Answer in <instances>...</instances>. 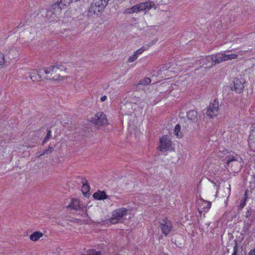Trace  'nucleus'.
I'll list each match as a JSON object with an SVG mask.
<instances>
[{
	"instance_id": "obj_6",
	"label": "nucleus",
	"mask_w": 255,
	"mask_h": 255,
	"mask_svg": "<svg viewBox=\"0 0 255 255\" xmlns=\"http://www.w3.org/2000/svg\"><path fill=\"white\" fill-rule=\"evenodd\" d=\"M91 122L96 126H101L107 125L108 121L105 114L99 112L92 118Z\"/></svg>"
},
{
	"instance_id": "obj_2",
	"label": "nucleus",
	"mask_w": 255,
	"mask_h": 255,
	"mask_svg": "<svg viewBox=\"0 0 255 255\" xmlns=\"http://www.w3.org/2000/svg\"><path fill=\"white\" fill-rule=\"evenodd\" d=\"M110 0H93L89 8L88 13L90 15L99 14L104 10Z\"/></svg>"
},
{
	"instance_id": "obj_20",
	"label": "nucleus",
	"mask_w": 255,
	"mask_h": 255,
	"mask_svg": "<svg viewBox=\"0 0 255 255\" xmlns=\"http://www.w3.org/2000/svg\"><path fill=\"white\" fill-rule=\"evenodd\" d=\"M181 130V126L179 124H177L175 126L174 129V133L177 137H182L183 136V133L180 131Z\"/></svg>"
},
{
	"instance_id": "obj_16",
	"label": "nucleus",
	"mask_w": 255,
	"mask_h": 255,
	"mask_svg": "<svg viewBox=\"0 0 255 255\" xmlns=\"http://www.w3.org/2000/svg\"><path fill=\"white\" fill-rule=\"evenodd\" d=\"M187 118L192 122L196 123L197 120V112L195 110H190L187 113Z\"/></svg>"
},
{
	"instance_id": "obj_37",
	"label": "nucleus",
	"mask_w": 255,
	"mask_h": 255,
	"mask_svg": "<svg viewBox=\"0 0 255 255\" xmlns=\"http://www.w3.org/2000/svg\"><path fill=\"white\" fill-rule=\"evenodd\" d=\"M46 137H48L49 138H50L51 137V130L49 129L47 130V134L46 135Z\"/></svg>"
},
{
	"instance_id": "obj_25",
	"label": "nucleus",
	"mask_w": 255,
	"mask_h": 255,
	"mask_svg": "<svg viewBox=\"0 0 255 255\" xmlns=\"http://www.w3.org/2000/svg\"><path fill=\"white\" fill-rule=\"evenodd\" d=\"M54 151V148L52 146H49L47 149L43 150L39 156H42L46 154H49Z\"/></svg>"
},
{
	"instance_id": "obj_8",
	"label": "nucleus",
	"mask_w": 255,
	"mask_h": 255,
	"mask_svg": "<svg viewBox=\"0 0 255 255\" xmlns=\"http://www.w3.org/2000/svg\"><path fill=\"white\" fill-rule=\"evenodd\" d=\"M171 141L167 135H163L160 139V151H167L170 149Z\"/></svg>"
},
{
	"instance_id": "obj_43",
	"label": "nucleus",
	"mask_w": 255,
	"mask_h": 255,
	"mask_svg": "<svg viewBox=\"0 0 255 255\" xmlns=\"http://www.w3.org/2000/svg\"><path fill=\"white\" fill-rule=\"evenodd\" d=\"M231 185L229 184V189H230Z\"/></svg>"
},
{
	"instance_id": "obj_22",
	"label": "nucleus",
	"mask_w": 255,
	"mask_h": 255,
	"mask_svg": "<svg viewBox=\"0 0 255 255\" xmlns=\"http://www.w3.org/2000/svg\"><path fill=\"white\" fill-rule=\"evenodd\" d=\"M150 82H151V79L149 78L145 77L143 79H141L138 81V82L137 83V85H141L146 86V85L149 84L150 83Z\"/></svg>"
},
{
	"instance_id": "obj_26",
	"label": "nucleus",
	"mask_w": 255,
	"mask_h": 255,
	"mask_svg": "<svg viewBox=\"0 0 255 255\" xmlns=\"http://www.w3.org/2000/svg\"><path fill=\"white\" fill-rule=\"evenodd\" d=\"M137 58V55L134 52L133 54L128 58V62L130 63L136 60Z\"/></svg>"
},
{
	"instance_id": "obj_19",
	"label": "nucleus",
	"mask_w": 255,
	"mask_h": 255,
	"mask_svg": "<svg viewBox=\"0 0 255 255\" xmlns=\"http://www.w3.org/2000/svg\"><path fill=\"white\" fill-rule=\"evenodd\" d=\"M43 233L40 231H36L31 234L30 239L32 241L36 242L43 237Z\"/></svg>"
},
{
	"instance_id": "obj_33",
	"label": "nucleus",
	"mask_w": 255,
	"mask_h": 255,
	"mask_svg": "<svg viewBox=\"0 0 255 255\" xmlns=\"http://www.w3.org/2000/svg\"><path fill=\"white\" fill-rule=\"evenodd\" d=\"M237 251H238L237 246V245H236L235 247H234V248H233V252L231 255H237Z\"/></svg>"
},
{
	"instance_id": "obj_39",
	"label": "nucleus",
	"mask_w": 255,
	"mask_h": 255,
	"mask_svg": "<svg viewBox=\"0 0 255 255\" xmlns=\"http://www.w3.org/2000/svg\"><path fill=\"white\" fill-rule=\"evenodd\" d=\"M254 144V142H251L249 143L250 147L252 149V150H254L253 149V144Z\"/></svg>"
},
{
	"instance_id": "obj_31",
	"label": "nucleus",
	"mask_w": 255,
	"mask_h": 255,
	"mask_svg": "<svg viewBox=\"0 0 255 255\" xmlns=\"http://www.w3.org/2000/svg\"><path fill=\"white\" fill-rule=\"evenodd\" d=\"M130 9H131V12H135L139 11V7H138V4L133 6L130 8Z\"/></svg>"
},
{
	"instance_id": "obj_4",
	"label": "nucleus",
	"mask_w": 255,
	"mask_h": 255,
	"mask_svg": "<svg viewBox=\"0 0 255 255\" xmlns=\"http://www.w3.org/2000/svg\"><path fill=\"white\" fill-rule=\"evenodd\" d=\"M128 213V209L125 207H122L115 210L112 212V216L109 219V222L112 224H116L122 220L123 217H125Z\"/></svg>"
},
{
	"instance_id": "obj_38",
	"label": "nucleus",
	"mask_w": 255,
	"mask_h": 255,
	"mask_svg": "<svg viewBox=\"0 0 255 255\" xmlns=\"http://www.w3.org/2000/svg\"><path fill=\"white\" fill-rule=\"evenodd\" d=\"M249 255H255V249L250 250Z\"/></svg>"
},
{
	"instance_id": "obj_34",
	"label": "nucleus",
	"mask_w": 255,
	"mask_h": 255,
	"mask_svg": "<svg viewBox=\"0 0 255 255\" xmlns=\"http://www.w3.org/2000/svg\"><path fill=\"white\" fill-rule=\"evenodd\" d=\"M49 139L50 138H49L48 137L45 136L41 143V145L43 146Z\"/></svg>"
},
{
	"instance_id": "obj_17",
	"label": "nucleus",
	"mask_w": 255,
	"mask_h": 255,
	"mask_svg": "<svg viewBox=\"0 0 255 255\" xmlns=\"http://www.w3.org/2000/svg\"><path fill=\"white\" fill-rule=\"evenodd\" d=\"M68 208L75 210H78L80 208V203L78 199H72L70 203H69Z\"/></svg>"
},
{
	"instance_id": "obj_1",
	"label": "nucleus",
	"mask_w": 255,
	"mask_h": 255,
	"mask_svg": "<svg viewBox=\"0 0 255 255\" xmlns=\"http://www.w3.org/2000/svg\"><path fill=\"white\" fill-rule=\"evenodd\" d=\"M43 70L45 74H50L47 76L48 77L47 79L53 81H61L63 79V77L59 73V71H66V68L61 63H60L49 67H44Z\"/></svg>"
},
{
	"instance_id": "obj_13",
	"label": "nucleus",
	"mask_w": 255,
	"mask_h": 255,
	"mask_svg": "<svg viewBox=\"0 0 255 255\" xmlns=\"http://www.w3.org/2000/svg\"><path fill=\"white\" fill-rule=\"evenodd\" d=\"M82 182L83 183L82 191L84 196L87 197L89 195L90 187L88 184V181L85 178H82Z\"/></svg>"
},
{
	"instance_id": "obj_24",
	"label": "nucleus",
	"mask_w": 255,
	"mask_h": 255,
	"mask_svg": "<svg viewBox=\"0 0 255 255\" xmlns=\"http://www.w3.org/2000/svg\"><path fill=\"white\" fill-rule=\"evenodd\" d=\"M60 3L63 8L67 7L70 3L72 2V0H60L58 1Z\"/></svg>"
},
{
	"instance_id": "obj_29",
	"label": "nucleus",
	"mask_w": 255,
	"mask_h": 255,
	"mask_svg": "<svg viewBox=\"0 0 255 255\" xmlns=\"http://www.w3.org/2000/svg\"><path fill=\"white\" fill-rule=\"evenodd\" d=\"M4 63L5 59L4 54L0 52V65L4 64Z\"/></svg>"
},
{
	"instance_id": "obj_36",
	"label": "nucleus",
	"mask_w": 255,
	"mask_h": 255,
	"mask_svg": "<svg viewBox=\"0 0 255 255\" xmlns=\"http://www.w3.org/2000/svg\"><path fill=\"white\" fill-rule=\"evenodd\" d=\"M212 182L213 183L214 185L217 187H219L221 183L218 181H216V182L214 181H212Z\"/></svg>"
},
{
	"instance_id": "obj_9",
	"label": "nucleus",
	"mask_w": 255,
	"mask_h": 255,
	"mask_svg": "<svg viewBox=\"0 0 255 255\" xmlns=\"http://www.w3.org/2000/svg\"><path fill=\"white\" fill-rule=\"evenodd\" d=\"M233 88L231 87L232 90H234L237 93L240 94L243 92L244 86L242 80L235 78L233 81Z\"/></svg>"
},
{
	"instance_id": "obj_32",
	"label": "nucleus",
	"mask_w": 255,
	"mask_h": 255,
	"mask_svg": "<svg viewBox=\"0 0 255 255\" xmlns=\"http://www.w3.org/2000/svg\"><path fill=\"white\" fill-rule=\"evenodd\" d=\"M145 50V48L143 47H142L139 48L137 51H135L134 53L136 54H137V56H138V55H139L140 54L142 53Z\"/></svg>"
},
{
	"instance_id": "obj_5",
	"label": "nucleus",
	"mask_w": 255,
	"mask_h": 255,
	"mask_svg": "<svg viewBox=\"0 0 255 255\" xmlns=\"http://www.w3.org/2000/svg\"><path fill=\"white\" fill-rule=\"evenodd\" d=\"M226 166L229 167L233 165L232 162H238L241 163L243 162L242 157L239 154L233 151H227V155L226 156Z\"/></svg>"
},
{
	"instance_id": "obj_11",
	"label": "nucleus",
	"mask_w": 255,
	"mask_h": 255,
	"mask_svg": "<svg viewBox=\"0 0 255 255\" xmlns=\"http://www.w3.org/2000/svg\"><path fill=\"white\" fill-rule=\"evenodd\" d=\"M211 57L213 58L212 62H211V65L209 66H206L205 68H210L216 64L224 61V60H223L224 59L223 53H218L215 55H212Z\"/></svg>"
},
{
	"instance_id": "obj_7",
	"label": "nucleus",
	"mask_w": 255,
	"mask_h": 255,
	"mask_svg": "<svg viewBox=\"0 0 255 255\" xmlns=\"http://www.w3.org/2000/svg\"><path fill=\"white\" fill-rule=\"evenodd\" d=\"M218 103L216 101V100H214V102L210 105L209 107L208 108L206 113L207 116L213 118L214 117H216L218 115Z\"/></svg>"
},
{
	"instance_id": "obj_28",
	"label": "nucleus",
	"mask_w": 255,
	"mask_h": 255,
	"mask_svg": "<svg viewBox=\"0 0 255 255\" xmlns=\"http://www.w3.org/2000/svg\"><path fill=\"white\" fill-rule=\"evenodd\" d=\"M86 255H100V254L95 250H92L89 251L88 254Z\"/></svg>"
},
{
	"instance_id": "obj_15",
	"label": "nucleus",
	"mask_w": 255,
	"mask_h": 255,
	"mask_svg": "<svg viewBox=\"0 0 255 255\" xmlns=\"http://www.w3.org/2000/svg\"><path fill=\"white\" fill-rule=\"evenodd\" d=\"M213 58H212L211 55H208L205 58H201L199 60V63L202 64V66L206 68V66H209L211 65V62H212Z\"/></svg>"
},
{
	"instance_id": "obj_14",
	"label": "nucleus",
	"mask_w": 255,
	"mask_h": 255,
	"mask_svg": "<svg viewBox=\"0 0 255 255\" xmlns=\"http://www.w3.org/2000/svg\"><path fill=\"white\" fill-rule=\"evenodd\" d=\"M93 198L96 200H105L108 198V195L104 191L98 190L95 192L93 195Z\"/></svg>"
},
{
	"instance_id": "obj_27",
	"label": "nucleus",
	"mask_w": 255,
	"mask_h": 255,
	"mask_svg": "<svg viewBox=\"0 0 255 255\" xmlns=\"http://www.w3.org/2000/svg\"><path fill=\"white\" fill-rule=\"evenodd\" d=\"M139 10H144L147 9V5L144 3H141L140 4H138Z\"/></svg>"
},
{
	"instance_id": "obj_42",
	"label": "nucleus",
	"mask_w": 255,
	"mask_h": 255,
	"mask_svg": "<svg viewBox=\"0 0 255 255\" xmlns=\"http://www.w3.org/2000/svg\"><path fill=\"white\" fill-rule=\"evenodd\" d=\"M39 11H38V12H36V13H35V14L36 15H38L39 14Z\"/></svg>"
},
{
	"instance_id": "obj_21",
	"label": "nucleus",
	"mask_w": 255,
	"mask_h": 255,
	"mask_svg": "<svg viewBox=\"0 0 255 255\" xmlns=\"http://www.w3.org/2000/svg\"><path fill=\"white\" fill-rule=\"evenodd\" d=\"M224 53V61L228 60H232V59H235L238 58V55L235 53H232L230 54H227L225 53Z\"/></svg>"
},
{
	"instance_id": "obj_35",
	"label": "nucleus",
	"mask_w": 255,
	"mask_h": 255,
	"mask_svg": "<svg viewBox=\"0 0 255 255\" xmlns=\"http://www.w3.org/2000/svg\"><path fill=\"white\" fill-rule=\"evenodd\" d=\"M49 139L50 138H49L48 137L45 136L41 143V145L43 146Z\"/></svg>"
},
{
	"instance_id": "obj_12",
	"label": "nucleus",
	"mask_w": 255,
	"mask_h": 255,
	"mask_svg": "<svg viewBox=\"0 0 255 255\" xmlns=\"http://www.w3.org/2000/svg\"><path fill=\"white\" fill-rule=\"evenodd\" d=\"M42 73V69L33 70L30 72L29 77L33 81H37L38 79L41 78V74Z\"/></svg>"
},
{
	"instance_id": "obj_3",
	"label": "nucleus",
	"mask_w": 255,
	"mask_h": 255,
	"mask_svg": "<svg viewBox=\"0 0 255 255\" xmlns=\"http://www.w3.org/2000/svg\"><path fill=\"white\" fill-rule=\"evenodd\" d=\"M159 227L161 231V233L167 236L170 232L173 230V223L168 219L166 216H164L159 219Z\"/></svg>"
},
{
	"instance_id": "obj_30",
	"label": "nucleus",
	"mask_w": 255,
	"mask_h": 255,
	"mask_svg": "<svg viewBox=\"0 0 255 255\" xmlns=\"http://www.w3.org/2000/svg\"><path fill=\"white\" fill-rule=\"evenodd\" d=\"M145 3L147 5V9H149L154 6V3L152 1L145 2Z\"/></svg>"
},
{
	"instance_id": "obj_10",
	"label": "nucleus",
	"mask_w": 255,
	"mask_h": 255,
	"mask_svg": "<svg viewBox=\"0 0 255 255\" xmlns=\"http://www.w3.org/2000/svg\"><path fill=\"white\" fill-rule=\"evenodd\" d=\"M63 9L60 3L58 1L52 4L48 8L47 13H51L52 14L58 15L61 13V10Z\"/></svg>"
},
{
	"instance_id": "obj_18",
	"label": "nucleus",
	"mask_w": 255,
	"mask_h": 255,
	"mask_svg": "<svg viewBox=\"0 0 255 255\" xmlns=\"http://www.w3.org/2000/svg\"><path fill=\"white\" fill-rule=\"evenodd\" d=\"M211 203L209 201H203L202 205L201 210H199V212L207 213L208 212L209 209L211 208Z\"/></svg>"
},
{
	"instance_id": "obj_40",
	"label": "nucleus",
	"mask_w": 255,
	"mask_h": 255,
	"mask_svg": "<svg viewBox=\"0 0 255 255\" xmlns=\"http://www.w3.org/2000/svg\"><path fill=\"white\" fill-rule=\"evenodd\" d=\"M107 96H104L101 98V101L102 102H104L105 101H106L107 100Z\"/></svg>"
},
{
	"instance_id": "obj_23",
	"label": "nucleus",
	"mask_w": 255,
	"mask_h": 255,
	"mask_svg": "<svg viewBox=\"0 0 255 255\" xmlns=\"http://www.w3.org/2000/svg\"><path fill=\"white\" fill-rule=\"evenodd\" d=\"M247 201V191H246L244 195V198L243 199L241 200L240 205H239V208L240 209H243L244 208L245 205H246Z\"/></svg>"
},
{
	"instance_id": "obj_41",
	"label": "nucleus",
	"mask_w": 255,
	"mask_h": 255,
	"mask_svg": "<svg viewBox=\"0 0 255 255\" xmlns=\"http://www.w3.org/2000/svg\"><path fill=\"white\" fill-rule=\"evenodd\" d=\"M214 178H215V177H214V176H210V177H209V178H208V179H209V180H211V179H212V178H213V180H214Z\"/></svg>"
}]
</instances>
